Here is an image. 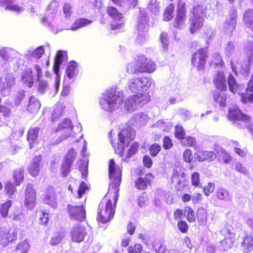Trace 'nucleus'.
I'll use <instances>...</instances> for the list:
<instances>
[{
    "label": "nucleus",
    "mask_w": 253,
    "mask_h": 253,
    "mask_svg": "<svg viewBox=\"0 0 253 253\" xmlns=\"http://www.w3.org/2000/svg\"><path fill=\"white\" fill-rule=\"evenodd\" d=\"M34 68L37 74V79L39 82L38 92L41 94H43L49 88L48 82L47 81L40 79L41 77L42 76V71L39 65H35Z\"/></svg>",
    "instance_id": "4be33fe9"
},
{
    "label": "nucleus",
    "mask_w": 253,
    "mask_h": 253,
    "mask_svg": "<svg viewBox=\"0 0 253 253\" xmlns=\"http://www.w3.org/2000/svg\"><path fill=\"white\" fill-rule=\"evenodd\" d=\"M39 132V128H31L28 131L27 134V139L29 141L30 149L32 148V144L35 143L38 140Z\"/></svg>",
    "instance_id": "e433bc0d"
},
{
    "label": "nucleus",
    "mask_w": 253,
    "mask_h": 253,
    "mask_svg": "<svg viewBox=\"0 0 253 253\" xmlns=\"http://www.w3.org/2000/svg\"><path fill=\"white\" fill-rule=\"evenodd\" d=\"M160 40L163 51L164 52H167L168 49V45L169 43L168 39V34L167 33L162 32L161 33Z\"/></svg>",
    "instance_id": "864d4df0"
},
{
    "label": "nucleus",
    "mask_w": 253,
    "mask_h": 253,
    "mask_svg": "<svg viewBox=\"0 0 253 253\" xmlns=\"http://www.w3.org/2000/svg\"><path fill=\"white\" fill-rule=\"evenodd\" d=\"M12 217L13 220L19 222L20 225H24L25 221V217L24 214L20 211H16L10 215Z\"/></svg>",
    "instance_id": "de8ad7c7"
},
{
    "label": "nucleus",
    "mask_w": 253,
    "mask_h": 253,
    "mask_svg": "<svg viewBox=\"0 0 253 253\" xmlns=\"http://www.w3.org/2000/svg\"><path fill=\"white\" fill-rule=\"evenodd\" d=\"M241 246L243 248L244 252L249 253L253 250V236L251 234H246L243 237Z\"/></svg>",
    "instance_id": "c85d7f7f"
},
{
    "label": "nucleus",
    "mask_w": 253,
    "mask_h": 253,
    "mask_svg": "<svg viewBox=\"0 0 253 253\" xmlns=\"http://www.w3.org/2000/svg\"><path fill=\"white\" fill-rule=\"evenodd\" d=\"M124 96V91L114 85L105 90L99 103L101 109L108 112L117 111L123 106L127 112L131 113L142 107L149 100L147 92L129 95L125 100Z\"/></svg>",
    "instance_id": "f257e3e1"
},
{
    "label": "nucleus",
    "mask_w": 253,
    "mask_h": 253,
    "mask_svg": "<svg viewBox=\"0 0 253 253\" xmlns=\"http://www.w3.org/2000/svg\"><path fill=\"white\" fill-rule=\"evenodd\" d=\"M110 183L109 192L99 205L97 220L103 224L109 222L115 213V205L118 200L119 186L122 180V169L116 166L114 160L111 159L109 164Z\"/></svg>",
    "instance_id": "f03ea898"
},
{
    "label": "nucleus",
    "mask_w": 253,
    "mask_h": 253,
    "mask_svg": "<svg viewBox=\"0 0 253 253\" xmlns=\"http://www.w3.org/2000/svg\"><path fill=\"white\" fill-rule=\"evenodd\" d=\"M197 219L200 225H205L207 220V212L203 208L198 209Z\"/></svg>",
    "instance_id": "c03bdc74"
},
{
    "label": "nucleus",
    "mask_w": 253,
    "mask_h": 253,
    "mask_svg": "<svg viewBox=\"0 0 253 253\" xmlns=\"http://www.w3.org/2000/svg\"><path fill=\"white\" fill-rule=\"evenodd\" d=\"M207 6L204 3L198 4L192 9L193 17L190 18V32L194 33L203 26V16H207Z\"/></svg>",
    "instance_id": "20e7f679"
},
{
    "label": "nucleus",
    "mask_w": 253,
    "mask_h": 253,
    "mask_svg": "<svg viewBox=\"0 0 253 253\" xmlns=\"http://www.w3.org/2000/svg\"><path fill=\"white\" fill-rule=\"evenodd\" d=\"M41 160V156H36L34 157L32 161L29 166L28 171L30 174L33 177L37 176L39 174Z\"/></svg>",
    "instance_id": "a878e982"
},
{
    "label": "nucleus",
    "mask_w": 253,
    "mask_h": 253,
    "mask_svg": "<svg viewBox=\"0 0 253 253\" xmlns=\"http://www.w3.org/2000/svg\"><path fill=\"white\" fill-rule=\"evenodd\" d=\"M23 171L24 169L22 168H20L14 171L13 177L16 185H19L23 181L24 178Z\"/></svg>",
    "instance_id": "8fccbe9b"
},
{
    "label": "nucleus",
    "mask_w": 253,
    "mask_h": 253,
    "mask_svg": "<svg viewBox=\"0 0 253 253\" xmlns=\"http://www.w3.org/2000/svg\"><path fill=\"white\" fill-rule=\"evenodd\" d=\"M152 175L151 173H147L144 177L138 178L135 181V187L140 190H144L150 183Z\"/></svg>",
    "instance_id": "7c9ffc66"
},
{
    "label": "nucleus",
    "mask_w": 253,
    "mask_h": 253,
    "mask_svg": "<svg viewBox=\"0 0 253 253\" xmlns=\"http://www.w3.org/2000/svg\"><path fill=\"white\" fill-rule=\"evenodd\" d=\"M206 48H201L194 53L192 59V64L198 70H202L206 63L207 56Z\"/></svg>",
    "instance_id": "9d476101"
},
{
    "label": "nucleus",
    "mask_w": 253,
    "mask_h": 253,
    "mask_svg": "<svg viewBox=\"0 0 253 253\" xmlns=\"http://www.w3.org/2000/svg\"><path fill=\"white\" fill-rule=\"evenodd\" d=\"M213 82L217 89L222 91L226 89V80L223 72L218 71L213 78Z\"/></svg>",
    "instance_id": "bb28decb"
},
{
    "label": "nucleus",
    "mask_w": 253,
    "mask_h": 253,
    "mask_svg": "<svg viewBox=\"0 0 253 253\" xmlns=\"http://www.w3.org/2000/svg\"><path fill=\"white\" fill-rule=\"evenodd\" d=\"M161 146L157 143L152 144L149 149L150 153L152 157L156 156L161 151Z\"/></svg>",
    "instance_id": "338daca9"
},
{
    "label": "nucleus",
    "mask_w": 253,
    "mask_h": 253,
    "mask_svg": "<svg viewBox=\"0 0 253 253\" xmlns=\"http://www.w3.org/2000/svg\"><path fill=\"white\" fill-rule=\"evenodd\" d=\"M5 79V83L1 84V93L3 96L9 94L12 86L15 84V78L12 74H7Z\"/></svg>",
    "instance_id": "393cba45"
},
{
    "label": "nucleus",
    "mask_w": 253,
    "mask_h": 253,
    "mask_svg": "<svg viewBox=\"0 0 253 253\" xmlns=\"http://www.w3.org/2000/svg\"><path fill=\"white\" fill-rule=\"evenodd\" d=\"M235 169L238 172L244 175L248 174V169L241 163L237 162L235 164Z\"/></svg>",
    "instance_id": "052dcab7"
},
{
    "label": "nucleus",
    "mask_w": 253,
    "mask_h": 253,
    "mask_svg": "<svg viewBox=\"0 0 253 253\" xmlns=\"http://www.w3.org/2000/svg\"><path fill=\"white\" fill-rule=\"evenodd\" d=\"M44 52L43 46H40L34 50H29L25 55L26 59L31 60L32 58L35 59H40Z\"/></svg>",
    "instance_id": "473e14b6"
},
{
    "label": "nucleus",
    "mask_w": 253,
    "mask_h": 253,
    "mask_svg": "<svg viewBox=\"0 0 253 253\" xmlns=\"http://www.w3.org/2000/svg\"><path fill=\"white\" fill-rule=\"evenodd\" d=\"M213 98L214 102L218 103L221 108H224L226 105L227 97L224 94H222L221 92L214 91L213 92Z\"/></svg>",
    "instance_id": "ea45409f"
},
{
    "label": "nucleus",
    "mask_w": 253,
    "mask_h": 253,
    "mask_svg": "<svg viewBox=\"0 0 253 253\" xmlns=\"http://www.w3.org/2000/svg\"><path fill=\"white\" fill-rule=\"evenodd\" d=\"M216 196L218 199L226 202L231 200V196L229 192L223 188H219L216 190Z\"/></svg>",
    "instance_id": "79ce46f5"
},
{
    "label": "nucleus",
    "mask_w": 253,
    "mask_h": 253,
    "mask_svg": "<svg viewBox=\"0 0 253 253\" xmlns=\"http://www.w3.org/2000/svg\"><path fill=\"white\" fill-rule=\"evenodd\" d=\"M243 22L246 27L253 32V9H248L244 12Z\"/></svg>",
    "instance_id": "f704fd0d"
},
{
    "label": "nucleus",
    "mask_w": 253,
    "mask_h": 253,
    "mask_svg": "<svg viewBox=\"0 0 253 253\" xmlns=\"http://www.w3.org/2000/svg\"><path fill=\"white\" fill-rule=\"evenodd\" d=\"M220 233L225 236V238L231 239L234 237V233L232 227L227 226L220 231Z\"/></svg>",
    "instance_id": "603ef678"
},
{
    "label": "nucleus",
    "mask_w": 253,
    "mask_h": 253,
    "mask_svg": "<svg viewBox=\"0 0 253 253\" xmlns=\"http://www.w3.org/2000/svg\"><path fill=\"white\" fill-rule=\"evenodd\" d=\"M181 142L183 145L186 146L193 147L195 146L196 144V141L195 138L190 136L183 138Z\"/></svg>",
    "instance_id": "bf43d9fd"
},
{
    "label": "nucleus",
    "mask_w": 253,
    "mask_h": 253,
    "mask_svg": "<svg viewBox=\"0 0 253 253\" xmlns=\"http://www.w3.org/2000/svg\"><path fill=\"white\" fill-rule=\"evenodd\" d=\"M58 6L59 1L57 0H54L51 2L47 11L48 15L47 17L44 18V20L48 21L53 19L58 11Z\"/></svg>",
    "instance_id": "c9c22d12"
},
{
    "label": "nucleus",
    "mask_w": 253,
    "mask_h": 253,
    "mask_svg": "<svg viewBox=\"0 0 253 253\" xmlns=\"http://www.w3.org/2000/svg\"><path fill=\"white\" fill-rule=\"evenodd\" d=\"M195 158L200 162L212 161L215 159L216 155L212 151L200 150L195 152Z\"/></svg>",
    "instance_id": "b1692460"
},
{
    "label": "nucleus",
    "mask_w": 253,
    "mask_h": 253,
    "mask_svg": "<svg viewBox=\"0 0 253 253\" xmlns=\"http://www.w3.org/2000/svg\"><path fill=\"white\" fill-rule=\"evenodd\" d=\"M173 4H170L166 9L164 13V20L166 21H169L172 18V13L174 9Z\"/></svg>",
    "instance_id": "3c124183"
},
{
    "label": "nucleus",
    "mask_w": 253,
    "mask_h": 253,
    "mask_svg": "<svg viewBox=\"0 0 253 253\" xmlns=\"http://www.w3.org/2000/svg\"><path fill=\"white\" fill-rule=\"evenodd\" d=\"M142 68H140L138 64V57L134 61L129 63L126 65V72L129 74H136L141 73L143 71Z\"/></svg>",
    "instance_id": "a19ab883"
},
{
    "label": "nucleus",
    "mask_w": 253,
    "mask_h": 253,
    "mask_svg": "<svg viewBox=\"0 0 253 253\" xmlns=\"http://www.w3.org/2000/svg\"><path fill=\"white\" fill-rule=\"evenodd\" d=\"M149 117L145 113L138 112L133 116L130 120L132 125H144L148 120Z\"/></svg>",
    "instance_id": "c756f323"
},
{
    "label": "nucleus",
    "mask_w": 253,
    "mask_h": 253,
    "mask_svg": "<svg viewBox=\"0 0 253 253\" xmlns=\"http://www.w3.org/2000/svg\"><path fill=\"white\" fill-rule=\"evenodd\" d=\"M78 74L77 63L74 61H70L67 66L64 77V84L67 82V85H70L75 80Z\"/></svg>",
    "instance_id": "dca6fc26"
},
{
    "label": "nucleus",
    "mask_w": 253,
    "mask_h": 253,
    "mask_svg": "<svg viewBox=\"0 0 253 253\" xmlns=\"http://www.w3.org/2000/svg\"><path fill=\"white\" fill-rule=\"evenodd\" d=\"M65 237V233L63 231L56 233L50 241V244L52 246H56L60 244Z\"/></svg>",
    "instance_id": "a18cd8bd"
},
{
    "label": "nucleus",
    "mask_w": 253,
    "mask_h": 253,
    "mask_svg": "<svg viewBox=\"0 0 253 253\" xmlns=\"http://www.w3.org/2000/svg\"><path fill=\"white\" fill-rule=\"evenodd\" d=\"M191 183L196 187H199L201 185L200 174L197 172H193L191 175Z\"/></svg>",
    "instance_id": "69168bd1"
},
{
    "label": "nucleus",
    "mask_w": 253,
    "mask_h": 253,
    "mask_svg": "<svg viewBox=\"0 0 253 253\" xmlns=\"http://www.w3.org/2000/svg\"><path fill=\"white\" fill-rule=\"evenodd\" d=\"M15 229L7 230L5 227L0 228V246L6 247L10 242L17 238Z\"/></svg>",
    "instance_id": "2eb2a0df"
},
{
    "label": "nucleus",
    "mask_w": 253,
    "mask_h": 253,
    "mask_svg": "<svg viewBox=\"0 0 253 253\" xmlns=\"http://www.w3.org/2000/svg\"><path fill=\"white\" fill-rule=\"evenodd\" d=\"M43 202L51 207L55 208L56 207L57 203L53 187H49L47 188Z\"/></svg>",
    "instance_id": "2f4dec72"
},
{
    "label": "nucleus",
    "mask_w": 253,
    "mask_h": 253,
    "mask_svg": "<svg viewBox=\"0 0 253 253\" xmlns=\"http://www.w3.org/2000/svg\"><path fill=\"white\" fill-rule=\"evenodd\" d=\"M11 201L8 200L6 202L2 204L0 208V213L3 217H5L7 216L8 213V210L11 206Z\"/></svg>",
    "instance_id": "5fc2aeb1"
},
{
    "label": "nucleus",
    "mask_w": 253,
    "mask_h": 253,
    "mask_svg": "<svg viewBox=\"0 0 253 253\" xmlns=\"http://www.w3.org/2000/svg\"><path fill=\"white\" fill-rule=\"evenodd\" d=\"M244 51L247 56V60L239 63L236 59L231 61V66L232 71L235 74L237 69L241 70L245 75L249 74L250 66L253 64V42L248 41L244 44Z\"/></svg>",
    "instance_id": "7ed1b4c3"
},
{
    "label": "nucleus",
    "mask_w": 253,
    "mask_h": 253,
    "mask_svg": "<svg viewBox=\"0 0 253 253\" xmlns=\"http://www.w3.org/2000/svg\"><path fill=\"white\" fill-rule=\"evenodd\" d=\"M237 15V11L235 9L230 10L228 16L223 23V29L227 34L231 35L235 30Z\"/></svg>",
    "instance_id": "ddd939ff"
},
{
    "label": "nucleus",
    "mask_w": 253,
    "mask_h": 253,
    "mask_svg": "<svg viewBox=\"0 0 253 253\" xmlns=\"http://www.w3.org/2000/svg\"><path fill=\"white\" fill-rule=\"evenodd\" d=\"M73 126L71 121L68 118H66L61 121L57 127V131H60L62 133L61 139H65L72 134Z\"/></svg>",
    "instance_id": "aec40b11"
},
{
    "label": "nucleus",
    "mask_w": 253,
    "mask_h": 253,
    "mask_svg": "<svg viewBox=\"0 0 253 253\" xmlns=\"http://www.w3.org/2000/svg\"><path fill=\"white\" fill-rule=\"evenodd\" d=\"M185 8L184 3L181 5L179 4L177 12L173 25L176 28L181 29L185 24L186 21Z\"/></svg>",
    "instance_id": "5701e85b"
},
{
    "label": "nucleus",
    "mask_w": 253,
    "mask_h": 253,
    "mask_svg": "<svg viewBox=\"0 0 253 253\" xmlns=\"http://www.w3.org/2000/svg\"><path fill=\"white\" fill-rule=\"evenodd\" d=\"M221 250L225 251L231 248L233 245L231 239L224 238L220 241Z\"/></svg>",
    "instance_id": "e2e57ef3"
},
{
    "label": "nucleus",
    "mask_w": 253,
    "mask_h": 253,
    "mask_svg": "<svg viewBox=\"0 0 253 253\" xmlns=\"http://www.w3.org/2000/svg\"><path fill=\"white\" fill-rule=\"evenodd\" d=\"M185 175L184 169L183 167L179 166L174 167L171 179L173 183H177L176 188L179 191L183 190L185 186L184 179Z\"/></svg>",
    "instance_id": "1a4fd4ad"
},
{
    "label": "nucleus",
    "mask_w": 253,
    "mask_h": 253,
    "mask_svg": "<svg viewBox=\"0 0 253 253\" xmlns=\"http://www.w3.org/2000/svg\"><path fill=\"white\" fill-rule=\"evenodd\" d=\"M36 192L32 184L28 183L25 192L24 205L27 209L32 210L35 206Z\"/></svg>",
    "instance_id": "4468645a"
},
{
    "label": "nucleus",
    "mask_w": 253,
    "mask_h": 253,
    "mask_svg": "<svg viewBox=\"0 0 253 253\" xmlns=\"http://www.w3.org/2000/svg\"><path fill=\"white\" fill-rule=\"evenodd\" d=\"M92 23V21L87 18H80L76 20L73 24L70 29L72 31H76L79 29L83 28Z\"/></svg>",
    "instance_id": "58836bf2"
},
{
    "label": "nucleus",
    "mask_w": 253,
    "mask_h": 253,
    "mask_svg": "<svg viewBox=\"0 0 253 253\" xmlns=\"http://www.w3.org/2000/svg\"><path fill=\"white\" fill-rule=\"evenodd\" d=\"M249 91L246 90V93H243L241 95V100L243 103H253V93H249Z\"/></svg>",
    "instance_id": "13d9d810"
},
{
    "label": "nucleus",
    "mask_w": 253,
    "mask_h": 253,
    "mask_svg": "<svg viewBox=\"0 0 253 253\" xmlns=\"http://www.w3.org/2000/svg\"><path fill=\"white\" fill-rule=\"evenodd\" d=\"M212 63L216 67H222L224 65L222 57L219 53L214 54Z\"/></svg>",
    "instance_id": "680f3d73"
},
{
    "label": "nucleus",
    "mask_w": 253,
    "mask_h": 253,
    "mask_svg": "<svg viewBox=\"0 0 253 253\" xmlns=\"http://www.w3.org/2000/svg\"><path fill=\"white\" fill-rule=\"evenodd\" d=\"M68 212L72 219L83 221L85 217V211L83 205H68Z\"/></svg>",
    "instance_id": "f3484780"
},
{
    "label": "nucleus",
    "mask_w": 253,
    "mask_h": 253,
    "mask_svg": "<svg viewBox=\"0 0 253 253\" xmlns=\"http://www.w3.org/2000/svg\"><path fill=\"white\" fill-rule=\"evenodd\" d=\"M67 59V53L66 51L63 50H59L57 52L56 56L55 58L54 63L53 67V70L55 74V81L54 84L55 91L54 93H56L59 88L60 85V77L58 75V72L60 69V66L64 61H65Z\"/></svg>",
    "instance_id": "6e6552de"
},
{
    "label": "nucleus",
    "mask_w": 253,
    "mask_h": 253,
    "mask_svg": "<svg viewBox=\"0 0 253 253\" xmlns=\"http://www.w3.org/2000/svg\"><path fill=\"white\" fill-rule=\"evenodd\" d=\"M87 232L84 226L76 224L70 229V236L73 242L81 243L84 240Z\"/></svg>",
    "instance_id": "f8f14e48"
},
{
    "label": "nucleus",
    "mask_w": 253,
    "mask_h": 253,
    "mask_svg": "<svg viewBox=\"0 0 253 253\" xmlns=\"http://www.w3.org/2000/svg\"><path fill=\"white\" fill-rule=\"evenodd\" d=\"M15 186L10 182H7L5 185V190L9 197H11L16 191Z\"/></svg>",
    "instance_id": "0e129e2a"
},
{
    "label": "nucleus",
    "mask_w": 253,
    "mask_h": 253,
    "mask_svg": "<svg viewBox=\"0 0 253 253\" xmlns=\"http://www.w3.org/2000/svg\"><path fill=\"white\" fill-rule=\"evenodd\" d=\"M235 45L233 42L229 41L224 48V52L228 57L232 56L235 52Z\"/></svg>",
    "instance_id": "6e6d98bb"
},
{
    "label": "nucleus",
    "mask_w": 253,
    "mask_h": 253,
    "mask_svg": "<svg viewBox=\"0 0 253 253\" xmlns=\"http://www.w3.org/2000/svg\"><path fill=\"white\" fill-rule=\"evenodd\" d=\"M0 5L5 6V9L12 10L18 14L24 10L22 6L15 3L12 0H0Z\"/></svg>",
    "instance_id": "cd10ccee"
},
{
    "label": "nucleus",
    "mask_w": 253,
    "mask_h": 253,
    "mask_svg": "<svg viewBox=\"0 0 253 253\" xmlns=\"http://www.w3.org/2000/svg\"><path fill=\"white\" fill-rule=\"evenodd\" d=\"M30 248V246L29 242L25 240L19 243L17 246L16 249L17 252H19V253H27Z\"/></svg>",
    "instance_id": "09e8293b"
},
{
    "label": "nucleus",
    "mask_w": 253,
    "mask_h": 253,
    "mask_svg": "<svg viewBox=\"0 0 253 253\" xmlns=\"http://www.w3.org/2000/svg\"><path fill=\"white\" fill-rule=\"evenodd\" d=\"M77 153L75 149H71L65 156L61 167V174L66 176L70 170L71 167L76 157Z\"/></svg>",
    "instance_id": "6ab92c4d"
},
{
    "label": "nucleus",
    "mask_w": 253,
    "mask_h": 253,
    "mask_svg": "<svg viewBox=\"0 0 253 253\" xmlns=\"http://www.w3.org/2000/svg\"><path fill=\"white\" fill-rule=\"evenodd\" d=\"M107 13L112 17L113 21L111 24L112 29H120L124 24V19L122 14L117 9L112 6L107 8Z\"/></svg>",
    "instance_id": "9b49d317"
},
{
    "label": "nucleus",
    "mask_w": 253,
    "mask_h": 253,
    "mask_svg": "<svg viewBox=\"0 0 253 253\" xmlns=\"http://www.w3.org/2000/svg\"><path fill=\"white\" fill-rule=\"evenodd\" d=\"M142 246L140 244H136L133 246L128 248V253H141L142 251Z\"/></svg>",
    "instance_id": "774afa93"
},
{
    "label": "nucleus",
    "mask_w": 253,
    "mask_h": 253,
    "mask_svg": "<svg viewBox=\"0 0 253 253\" xmlns=\"http://www.w3.org/2000/svg\"><path fill=\"white\" fill-rule=\"evenodd\" d=\"M20 53L15 50L8 47H5L0 49V65L3 63H9L15 58L17 57Z\"/></svg>",
    "instance_id": "a211bd4d"
},
{
    "label": "nucleus",
    "mask_w": 253,
    "mask_h": 253,
    "mask_svg": "<svg viewBox=\"0 0 253 253\" xmlns=\"http://www.w3.org/2000/svg\"><path fill=\"white\" fill-rule=\"evenodd\" d=\"M117 4L121 6H128V8L134 7L137 5V0H112Z\"/></svg>",
    "instance_id": "49530a36"
},
{
    "label": "nucleus",
    "mask_w": 253,
    "mask_h": 253,
    "mask_svg": "<svg viewBox=\"0 0 253 253\" xmlns=\"http://www.w3.org/2000/svg\"><path fill=\"white\" fill-rule=\"evenodd\" d=\"M148 18L145 14L141 13L138 21V35L136 42L139 44L143 43L147 39L149 24Z\"/></svg>",
    "instance_id": "0eeeda50"
},
{
    "label": "nucleus",
    "mask_w": 253,
    "mask_h": 253,
    "mask_svg": "<svg viewBox=\"0 0 253 253\" xmlns=\"http://www.w3.org/2000/svg\"><path fill=\"white\" fill-rule=\"evenodd\" d=\"M135 135V130L130 127L123 129L118 134L119 142L117 147L115 149V152L121 156L125 152V148L127 147L128 144L134 139Z\"/></svg>",
    "instance_id": "423d86ee"
},
{
    "label": "nucleus",
    "mask_w": 253,
    "mask_h": 253,
    "mask_svg": "<svg viewBox=\"0 0 253 253\" xmlns=\"http://www.w3.org/2000/svg\"><path fill=\"white\" fill-rule=\"evenodd\" d=\"M41 106L40 102L35 96H32L29 99L27 110L28 112L34 114L38 112Z\"/></svg>",
    "instance_id": "72a5a7b5"
},
{
    "label": "nucleus",
    "mask_w": 253,
    "mask_h": 253,
    "mask_svg": "<svg viewBox=\"0 0 253 253\" xmlns=\"http://www.w3.org/2000/svg\"><path fill=\"white\" fill-rule=\"evenodd\" d=\"M152 83V79L147 77L133 78L128 80L126 88L133 93L145 91L148 90Z\"/></svg>",
    "instance_id": "39448f33"
},
{
    "label": "nucleus",
    "mask_w": 253,
    "mask_h": 253,
    "mask_svg": "<svg viewBox=\"0 0 253 253\" xmlns=\"http://www.w3.org/2000/svg\"><path fill=\"white\" fill-rule=\"evenodd\" d=\"M138 64H139L140 68H143V71H140L141 73H152L156 70V65L155 63L144 56L138 57Z\"/></svg>",
    "instance_id": "412c9836"
},
{
    "label": "nucleus",
    "mask_w": 253,
    "mask_h": 253,
    "mask_svg": "<svg viewBox=\"0 0 253 253\" xmlns=\"http://www.w3.org/2000/svg\"><path fill=\"white\" fill-rule=\"evenodd\" d=\"M228 84L229 90L234 93L238 85L234 77L232 75H229L228 77Z\"/></svg>",
    "instance_id": "4d7b16f0"
},
{
    "label": "nucleus",
    "mask_w": 253,
    "mask_h": 253,
    "mask_svg": "<svg viewBox=\"0 0 253 253\" xmlns=\"http://www.w3.org/2000/svg\"><path fill=\"white\" fill-rule=\"evenodd\" d=\"M22 79L23 83L28 87H31L33 85V76L32 70L31 68L27 69L23 73Z\"/></svg>",
    "instance_id": "4c0bfd02"
},
{
    "label": "nucleus",
    "mask_w": 253,
    "mask_h": 253,
    "mask_svg": "<svg viewBox=\"0 0 253 253\" xmlns=\"http://www.w3.org/2000/svg\"><path fill=\"white\" fill-rule=\"evenodd\" d=\"M64 106L62 104H57L54 107L52 111L51 119L52 122L58 120L62 114Z\"/></svg>",
    "instance_id": "37998d69"
}]
</instances>
